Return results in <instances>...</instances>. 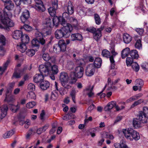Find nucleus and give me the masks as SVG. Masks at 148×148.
I'll return each mask as SVG.
<instances>
[{
    "label": "nucleus",
    "mask_w": 148,
    "mask_h": 148,
    "mask_svg": "<svg viewBox=\"0 0 148 148\" xmlns=\"http://www.w3.org/2000/svg\"><path fill=\"white\" fill-rule=\"evenodd\" d=\"M51 19L49 18H46L43 23V25L45 27L48 28H51L54 26H57L59 23L62 25V23H64L65 20L62 17L54 16L53 19V23L51 22Z\"/></svg>",
    "instance_id": "nucleus-2"
},
{
    "label": "nucleus",
    "mask_w": 148,
    "mask_h": 148,
    "mask_svg": "<svg viewBox=\"0 0 148 148\" xmlns=\"http://www.w3.org/2000/svg\"><path fill=\"white\" fill-rule=\"evenodd\" d=\"M61 83L62 86L65 88L69 89L71 87V86L70 85L69 83L68 82V81Z\"/></svg>",
    "instance_id": "nucleus-57"
},
{
    "label": "nucleus",
    "mask_w": 148,
    "mask_h": 148,
    "mask_svg": "<svg viewBox=\"0 0 148 148\" xmlns=\"http://www.w3.org/2000/svg\"><path fill=\"white\" fill-rule=\"evenodd\" d=\"M10 61L8 60L4 64L3 66H0V71L3 72L6 69L8 64H9Z\"/></svg>",
    "instance_id": "nucleus-51"
},
{
    "label": "nucleus",
    "mask_w": 148,
    "mask_h": 148,
    "mask_svg": "<svg viewBox=\"0 0 148 148\" xmlns=\"http://www.w3.org/2000/svg\"><path fill=\"white\" fill-rule=\"evenodd\" d=\"M5 5L4 9L0 12V21L4 26L0 23V29H4L9 31L10 30L9 27H13L14 23L8 17V14L6 12L5 10H12L14 7V5L10 0L5 3Z\"/></svg>",
    "instance_id": "nucleus-1"
},
{
    "label": "nucleus",
    "mask_w": 148,
    "mask_h": 148,
    "mask_svg": "<svg viewBox=\"0 0 148 148\" xmlns=\"http://www.w3.org/2000/svg\"><path fill=\"white\" fill-rule=\"evenodd\" d=\"M148 3V0H143L141 1L139 6L140 9L143 12L145 10V5H147Z\"/></svg>",
    "instance_id": "nucleus-30"
},
{
    "label": "nucleus",
    "mask_w": 148,
    "mask_h": 148,
    "mask_svg": "<svg viewBox=\"0 0 148 148\" xmlns=\"http://www.w3.org/2000/svg\"><path fill=\"white\" fill-rule=\"evenodd\" d=\"M95 68L93 64H90L87 66L86 70V75L88 76H91L94 74Z\"/></svg>",
    "instance_id": "nucleus-12"
},
{
    "label": "nucleus",
    "mask_w": 148,
    "mask_h": 148,
    "mask_svg": "<svg viewBox=\"0 0 148 148\" xmlns=\"http://www.w3.org/2000/svg\"><path fill=\"white\" fill-rule=\"evenodd\" d=\"M135 83L136 85L138 86L139 90L140 91H141V88L144 84L143 81L141 79H138L136 80Z\"/></svg>",
    "instance_id": "nucleus-28"
},
{
    "label": "nucleus",
    "mask_w": 148,
    "mask_h": 148,
    "mask_svg": "<svg viewBox=\"0 0 148 148\" xmlns=\"http://www.w3.org/2000/svg\"><path fill=\"white\" fill-rule=\"evenodd\" d=\"M17 6L16 7L14 11V15L15 16H18L20 13L21 10V7L19 6V5H17Z\"/></svg>",
    "instance_id": "nucleus-53"
},
{
    "label": "nucleus",
    "mask_w": 148,
    "mask_h": 148,
    "mask_svg": "<svg viewBox=\"0 0 148 148\" xmlns=\"http://www.w3.org/2000/svg\"><path fill=\"white\" fill-rule=\"evenodd\" d=\"M42 58L45 61H48L51 59V57L48 53H43L42 55Z\"/></svg>",
    "instance_id": "nucleus-41"
},
{
    "label": "nucleus",
    "mask_w": 148,
    "mask_h": 148,
    "mask_svg": "<svg viewBox=\"0 0 148 148\" xmlns=\"http://www.w3.org/2000/svg\"><path fill=\"white\" fill-rule=\"evenodd\" d=\"M140 138V136L139 133L137 131L135 130L134 133H133L132 138H133V140L134 139L136 141H137L139 140Z\"/></svg>",
    "instance_id": "nucleus-42"
},
{
    "label": "nucleus",
    "mask_w": 148,
    "mask_h": 148,
    "mask_svg": "<svg viewBox=\"0 0 148 148\" xmlns=\"http://www.w3.org/2000/svg\"><path fill=\"white\" fill-rule=\"evenodd\" d=\"M44 75L41 74H36L34 77L33 80L34 82L36 83H40L44 79Z\"/></svg>",
    "instance_id": "nucleus-18"
},
{
    "label": "nucleus",
    "mask_w": 148,
    "mask_h": 148,
    "mask_svg": "<svg viewBox=\"0 0 148 148\" xmlns=\"http://www.w3.org/2000/svg\"><path fill=\"white\" fill-rule=\"evenodd\" d=\"M93 88V86L91 88H87L86 89V90L87 91V93L88 96L90 97H91L93 95V93L92 92Z\"/></svg>",
    "instance_id": "nucleus-58"
},
{
    "label": "nucleus",
    "mask_w": 148,
    "mask_h": 148,
    "mask_svg": "<svg viewBox=\"0 0 148 148\" xmlns=\"http://www.w3.org/2000/svg\"><path fill=\"white\" fill-rule=\"evenodd\" d=\"M51 64L49 62L45 63L44 64H41L39 67V71L41 74L45 76L48 75L50 73Z\"/></svg>",
    "instance_id": "nucleus-4"
},
{
    "label": "nucleus",
    "mask_w": 148,
    "mask_h": 148,
    "mask_svg": "<svg viewBox=\"0 0 148 148\" xmlns=\"http://www.w3.org/2000/svg\"><path fill=\"white\" fill-rule=\"evenodd\" d=\"M50 86V84L46 80L43 81L40 83V86L41 89L43 90L47 89Z\"/></svg>",
    "instance_id": "nucleus-21"
},
{
    "label": "nucleus",
    "mask_w": 148,
    "mask_h": 148,
    "mask_svg": "<svg viewBox=\"0 0 148 148\" xmlns=\"http://www.w3.org/2000/svg\"><path fill=\"white\" fill-rule=\"evenodd\" d=\"M133 69L136 72H138L139 69V66L138 63L135 62H134L131 64Z\"/></svg>",
    "instance_id": "nucleus-45"
},
{
    "label": "nucleus",
    "mask_w": 148,
    "mask_h": 148,
    "mask_svg": "<svg viewBox=\"0 0 148 148\" xmlns=\"http://www.w3.org/2000/svg\"><path fill=\"white\" fill-rule=\"evenodd\" d=\"M60 47V49L62 51H64L66 48V44L63 40H60L58 44Z\"/></svg>",
    "instance_id": "nucleus-23"
},
{
    "label": "nucleus",
    "mask_w": 148,
    "mask_h": 148,
    "mask_svg": "<svg viewBox=\"0 0 148 148\" xmlns=\"http://www.w3.org/2000/svg\"><path fill=\"white\" fill-rule=\"evenodd\" d=\"M134 131L133 129L129 128L127 129H123L122 132L126 138L132 141L133 140V138H132V134Z\"/></svg>",
    "instance_id": "nucleus-9"
},
{
    "label": "nucleus",
    "mask_w": 148,
    "mask_h": 148,
    "mask_svg": "<svg viewBox=\"0 0 148 148\" xmlns=\"http://www.w3.org/2000/svg\"><path fill=\"white\" fill-rule=\"evenodd\" d=\"M53 51L55 53H58L61 51L60 49V47H59L58 44L55 45L53 46Z\"/></svg>",
    "instance_id": "nucleus-56"
},
{
    "label": "nucleus",
    "mask_w": 148,
    "mask_h": 148,
    "mask_svg": "<svg viewBox=\"0 0 148 148\" xmlns=\"http://www.w3.org/2000/svg\"><path fill=\"white\" fill-rule=\"evenodd\" d=\"M35 51L32 49H28L26 51V54L30 57L33 56L35 54Z\"/></svg>",
    "instance_id": "nucleus-49"
},
{
    "label": "nucleus",
    "mask_w": 148,
    "mask_h": 148,
    "mask_svg": "<svg viewBox=\"0 0 148 148\" xmlns=\"http://www.w3.org/2000/svg\"><path fill=\"white\" fill-rule=\"evenodd\" d=\"M12 91V89L10 88H8L7 89L5 93V100H7L8 98L11 95Z\"/></svg>",
    "instance_id": "nucleus-52"
},
{
    "label": "nucleus",
    "mask_w": 148,
    "mask_h": 148,
    "mask_svg": "<svg viewBox=\"0 0 148 148\" xmlns=\"http://www.w3.org/2000/svg\"><path fill=\"white\" fill-rule=\"evenodd\" d=\"M102 56L106 58H109L110 60L111 64V67L112 69H113L115 66V61L112 56H110V52L106 49H104L102 52Z\"/></svg>",
    "instance_id": "nucleus-8"
},
{
    "label": "nucleus",
    "mask_w": 148,
    "mask_h": 148,
    "mask_svg": "<svg viewBox=\"0 0 148 148\" xmlns=\"http://www.w3.org/2000/svg\"><path fill=\"white\" fill-rule=\"evenodd\" d=\"M35 38L40 42V44L44 45L45 43V40L43 38V35L41 32L36 30L35 32Z\"/></svg>",
    "instance_id": "nucleus-11"
},
{
    "label": "nucleus",
    "mask_w": 148,
    "mask_h": 148,
    "mask_svg": "<svg viewBox=\"0 0 148 148\" xmlns=\"http://www.w3.org/2000/svg\"><path fill=\"white\" fill-rule=\"evenodd\" d=\"M68 76L67 74L65 72H62L61 73L60 80L61 82L68 80Z\"/></svg>",
    "instance_id": "nucleus-26"
},
{
    "label": "nucleus",
    "mask_w": 148,
    "mask_h": 148,
    "mask_svg": "<svg viewBox=\"0 0 148 148\" xmlns=\"http://www.w3.org/2000/svg\"><path fill=\"white\" fill-rule=\"evenodd\" d=\"M143 123L141 121L139 120L137 116V118L134 119L133 121V126L135 128H138L142 126L141 123Z\"/></svg>",
    "instance_id": "nucleus-17"
},
{
    "label": "nucleus",
    "mask_w": 148,
    "mask_h": 148,
    "mask_svg": "<svg viewBox=\"0 0 148 148\" xmlns=\"http://www.w3.org/2000/svg\"><path fill=\"white\" fill-rule=\"evenodd\" d=\"M74 77H72L71 76V78L74 80V82H75L76 79V78H81L83 76L84 74V69L83 67L80 66H77L75 68L74 72Z\"/></svg>",
    "instance_id": "nucleus-6"
},
{
    "label": "nucleus",
    "mask_w": 148,
    "mask_h": 148,
    "mask_svg": "<svg viewBox=\"0 0 148 148\" xmlns=\"http://www.w3.org/2000/svg\"><path fill=\"white\" fill-rule=\"evenodd\" d=\"M27 97V99H35L36 95L35 93L32 92H30L28 93Z\"/></svg>",
    "instance_id": "nucleus-48"
},
{
    "label": "nucleus",
    "mask_w": 148,
    "mask_h": 148,
    "mask_svg": "<svg viewBox=\"0 0 148 148\" xmlns=\"http://www.w3.org/2000/svg\"><path fill=\"white\" fill-rule=\"evenodd\" d=\"M142 69L145 71H148V63L146 62L143 63L141 65Z\"/></svg>",
    "instance_id": "nucleus-64"
},
{
    "label": "nucleus",
    "mask_w": 148,
    "mask_h": 148,
    "mask_svg": "<svg viewBox=\"0 0 148 148\" xmlns=\"http://www.w3.org/2000/svg\"><path fill=\"white\" fill-rule=\"evenodd\" d=\"M1 113H0L1 119H3L7 115L8 107L6 105H2L0 107Z\"/></svg>",
    "instance_id": "nucleus-14"
},
{
    "label": "nucleus",
    "mask_w": 148,
    "mask_h": 148,
    "mask_svg": "<svg viewBox=\"0 0 148 148\" xmlns=\"http://www.w3.org/2000/svg\"><path fill=\"white\" fill-rule=\"evenodd\" d=\"M143 102V100L142 99H139L138 100L134 102L131 106V108H133L137 106Z\"/></svg>",
    "instance_id": "nucleus-54"
},
{
    "label": "nucleus",
    "mask_w": 148,
    "mask_h": 148,
    "mask_svg": "<svg viewBox=\"0 0 148 148\" xmlns=\"http://www.w3.org/2000/svg\"><path fill=\"white\" fill-rule=\"evenodd\" d=\"M138 117L139 120L143 123L147 122V119H148V107H144L143 108V111L139 112Z\"/></svg>",
    "instance_id": "nucleus-5"
},
{
    "label": "nucleus",
    "mask_w": 148,
    "mask_h": 148,
    "mask_svg": "<svg viewBox=\"0 0 148 148\" xmlns=\"http://www.w3.org/2000/svg\"><path fill=\"white\" fill-rule=\"evenodd\" d=\"M72 41H81L82 39V35L79 33L72 34L71 36Z\"/></svg>",
    "instance_id": "nucleus-20"
},
{
    "label": "nucleus",
    "mask_w": 148,
    "mask_h": 148,
    "mask_svg": "<svg viewBox=\"0 0 148 148\" xmlns=\"http://www.w3.org/2000/svg\"><path fill=\"white\" fill-rule=\"evenodd\" d=\"M94 19L96 24L97 25H99L101 23V19L99 15L95 14L94 15Z\"/></svg>",
    "instance_id": "nucleus-46"
},
{
    "label": "nucleus",
    "mask_w": 148,
    "mask_h": 148,
    "mask_svg": "<svg viewBox=\"0 0 148 148\" xmlns=\"http://www.w3.org/2000/svg\"><path fill=\"white\" fill-rule=\"evenodd\" d=\"M21 39L22 43L25 44L28 43L29 41V36L26 34H23Z\"/></svg>",
    "instance_id": "nucleus-29"
},
{
    "label": "nucleus",
    "mask_w": 148,
    "mask_h": 148,
    "mask_svg": "<svg viewBox=\"0 0 148 148\" xmlns=\"http://www.w3.org/2000/svg\"><path fill=\"white\" fill-rule=\"evenodd\" d=\"M76 92L74 90H72L71 92L70 95L71 96L72 100L74 103H75V95Z\"/></svg>",
    "instance_id": "nucleus-62"
},
{
    "label": "nucleus",
    "mask_w": 148,
    "mask_h": 148,
    "mask_svg": "<svg viewBox=\"0 0 148 148\" xmlns=\"http://www.w3.org/2000/svg\"><path fill=\"white\" fill-rule=\"evenodd\" d=\"M67 9L69 14H72L74 12L73 6L71 3H68Z\"/></svg>",
    "instance_id": "nucleus-39"
},
{
    "label": "nucleus",
    "mask_w": 148,
    "mask_h": 148,
    "mask_svg": "<svg viewBox=\"0 0 148 148\" xmlns=\"http://www.w3.org/2000/svg\"><path fill=\"white\" fill-rule=\"evenodd\" d=\"M40 42L35 38H34L32 41V47H36L38 48H39V44H40Z\"/></svg>",
    "instance_id": "nucleus-34"
},
{
    "label": "nucleus",
    "mask_w": 148,
    "mask_h": 148,
    "mask_svg": "<svg viewBox=\"0 0 148 148\" xmlns=\"http://www.w3.org/2000/svg\"><path fill=\"white\" fill-rule=\"evenodd\" d=\"M87 30L88 31L93 33V37L94 38L95 34L97 32V29H96V28L92 27L87 28Z\"/></svg>",
    "instance_id": "nucleus-61"
},
{
    "label": "nucleus",
    "mask_w": 148,
    "mask_h": 148,
    "mask_svg": "<svg viewBox=\"0 0 148 148\" xmlns=\"http://www.w3.org/2000/svg\"><path fill=\"white\" fill-rule=\"evenodd\" d=\"M23 34V32L21 30H16L12 33V37L15 39H19L21 38Z\"/></svg>",
    "instance_id": "nucleus-16"
},
{
    "label": "nucleus",
    "mask_w": 148,
    "mask_h": 148,
    "mask_svg": "<svg viewBox=\"0 0 148 148\" xmlns=\"http://www.w3.org/2000/svg\"><path fill=\"white\" fill-rule=\"evenodd\" d=\"M62 25L63 27L60 29L64 37L68 38L70 35V33L73 30V27L71 24L67 23L66 22L64 23H62Z\"/></svg>",
    "instance_id": "nucleus-3"
},
{
    "label": "nucleus",
    "mask_w": 148,
    "mask_h": 148,
    "mask_svg": "<svg viewBox=\"0 0 148 148\" xmlns=\"http://www.w3.org/2000/svg\"><path fill=\"white\" fill-rule=\"evenodd\" d=\"M49 73H52L53 74H56L58 72V66L56 65H54L53 66L51 65Z\"/></svg>",
    "instance_id": "nucleus-33"
},
{
    "label": "nucleus",
    "mask_w": 148,
    "mask_h": 148,
    "mask_svg": "<svg viewBox=\"0 0 148 148\" xmlns=\"http://www.w3.org/2000/svg\"><path fill=\"white\" fill-rule=\"evenodd\" d=\"M27 88L29 90L32 92L35 90V86L33 84L30 83L28 86Z\"/></svg>",
    "instance_id": "nucleus-63"
},
{
    "label": "nucleus",
    "mask_w": 148,
    "mask_h": 148,
    "mask_svg": "<svg viewBox=\"0 0 148 148\" xmlns=\"http://www.w3.org/2000/svg\"><path fill=\"white\" fill-rule=\"evenodd\" d=\"M130 50L129 48L126 47L121 51V56L123 59L125 58L130 54Z\"/></svg>",
    "instance_id": "nucleus-22"
},
{
    "label": "nucleus",
    "mask_w": 148,
    "mask_h": 148,
    "mask_svg": "<svg viewBox=\"0 0 148 148\" xmlns=\"http://www.w3.org/2000/svg\"><path fill=\"white\" fill-rule=\"evenodd\" d=\"M55 87L57 91H59L60 94L62 95H64L65 92L64 89L63 88H60L59 89H58V83L56 82H55Z\"/></svg>",
    "instance_id": "nucleus-37"
},
{
    "label": "nucleus",
    "mask_w": 148,
    "mask_h": 148,
    "mask_svg": "<svg viewBox=\"0 0 148 148\" xmlns=\"http://www.w3.org/2000/svg\"><path fill=\"white\" fill-rule=\"evenodd\" d=\"M5 37L2 35L0 36V48L2 50V47L5 44Z\"/></svg>",
    "instance_id": "nucleus-43"
},
{
    "label": "nucleus",
    "mask_w": 148,
    "mask_h": 148,
    "mask_svg": "<svg viewBox=\"0 0 148 148\" xmlns=\"http://www.w3.org/2000/svg\"><path fill=\"white\" fill-rule=\"evenodd\" d=\"M114 146L115 148H128L125 142L123 141H121L120 144L117 143H115Z\"/></svg>",
    "instance_id": "nucleus-25"
},
{
    "label": "nucleus",
    "mask_w": 148,
    "mask_h": 148,
    "mask_svg": "<svg viewBox=\"0 0 148 148\" xmlns=\"http://www.w3.org/2000/svg\"><path fill=\"white\" fill-rule=\"evenodd\" d=\"M10 109L13 112H16L19 109V107L18 105H14L13 104L10 105L9 106Z\"/></svg>",
    "instance_id": "nucleus-40"
},
{
    "label": "nucleus",
    "mask_w": 148,
    "mask_h": 148,
    "mask_svg": "<svg viewBox=\"0 0 148 148\" xmlns=\"http://www.w3.org/2000/svg\"><path fill=\"white\" fill-rule=\"evenodd\" d=\"M133 62V59L130 57H128L126 60V63L127 66H131Z\"/></svg>",
    "instance_id": "nucleus-60"
},
{
    "label": "nucleus",
    "mask_w": 148,
    "mask_h": 148,
    "mask_svg": "<svg viewBox=\"0 0 148 148\" xmlns=\"http://www.w3.org/2000/svg\"><path fill=\"white\" fill-rule=\"evenodd\" d=\"M75 60L76 63L77 65H84L86 64V59H75Z\"/></svg>",
    "instance_id": "nucleus-44"
},
{
    "label": "nucleus",
    "mask_w": 148,
    "mask_h": 148,
    "mask_svg": "<svg viewBox=\"0 0 148 148\" xmlns=\"http://www.w3.org/2000/svg\"><path fill=\"white\" fill-rule=\"evenodd\" d=\"M135 48L138 49H141L142 48V44L141 40L140 39L137 40L135 45Z\"/></svg>",
    "instance_id": "nucleus-47"
},
{
    "label": "nucleus",
    "mask_w": 148,
    "mask_h": 148,
    "mask_svg": "<svg viewBox=\"0 0 148 148\" xmlns=\"http://www.w3.org/2000/svg\"><path fill=\"white\" fill-rule=\"evenodd\" d=\"M36 105V103L34 101L30 102L26 104V107L28 108H33Z\"/></svg>",
    "instance_id": "nucleus-59"
},
{
    "label": "nucleus",
    "mask_w": 148,
    "mask_h": 148,
    "mask_svg": "<svg viewBox=\"0 0 148 148\" xmlns=\"http://www.w3.org/2000/svg\"><path fill=\"white\" fill-rule=\"evenodd\" d=\"M49 126L48 124H46L43 127L38 129L37 130V133L38 134H41L42 132H45L46 131V130L48 128Z\"/></svg>",
    "instance_id": "nucleus-31"
},
{
    "label": "nucleus",
    "mask_w": 148,
    "mask_h": 148,
    "mask_svg": "<svg viewBox=\"0 0 148 148\" xmlns=\"http://www.w3.org/2000/svg\"><path fill=\"white\" fill-rule=\"evenodd\" d=\"M70 21L72 23L73 25L75 27H76L77 26L78 22L77 20L73 17H70L69 18Z\"/></svg>",
    "instance_id": "nucleus-55"
},
{
    "label": "nucleus",
    "mask_w": 148,
    "mask_h": 148,
    "mask_svg": "<svg viewBox=\"0 0 148 148\" xmlns=\"http://www.w3.org/2000/svg\"><path fill=\"white\" fill-rule=\"evenodd\" d=\"M55 37L57 39H60L64 37L60 29H57L55 31Z\"/></svg>",
    "instance_id": "nucleus-35"
},
{
    "label": "nucleus",
    "mask_w": 148,
    "mask_h": 148,
    "mask_svg": "<svg viewBox=\"0 0 148 148\" xmlns=\"http://www.w3.org/2000/svg\"><path fill=\"white\" fill-rule=\"evenodd\" d=\"M123 39L125 43L128 44L131 41L132 37L128 34L125 33L123 35Z\"/></svg>",
    "instance_id": "nucleus-24"
},
{
    "label": "nucleus",
    "mask_w": 148,
    "mask_h": 148,
    "mask_svg": "<svg viewBox=\"0 0 148 148\" xmlns=\"http://www.w3.org/2000/svg\"><path fill=\"white\" fill-rule=\"evenodd\" d=\"M58 92L56 90L53 91L51 93V98L53 101H55L58 98Z\"/></svg>",
    "instance_id": "nucleus-36"
},
{
    "label": "nucleus",
    "mask_w": 148,
    "mask_h": 148,
    "mask_svg": "<svg viewBox=\"0 0 148 148\" xmlns=\"http://www.w3.org/2000/svg\"><path fill=\"white\" fill-rule=\"evenodd\" d=\"M58 8V0H52V7L48 9V12L52 16H54Z\"/></svg>",
    "instance_id": "nucleus-7"
},
{
    "label": "nucleus",
    "mask_w": 148,
    "mask_h": 148,
    "mask_svg": "<svg viewBox=\"0 0 148 148\" xmlns=\"http://www.w3.org/2000/svg\"><path fill=\"white\" fill-rule=\"evenodd\" d=\"M30 16L29 11L27 10H25L22 13L20 18L22 22L25 23L27 22Z\"/></svg>",
    "instance_id": "nucleus-13"
},
{
    "label": "nucleus",
    "mask_w": 148,
    "mask_h": 148,
    "mask_svg": "<svg viewBox=\"0 0 148 148\" xmlns=\"http://www.w3.org/2000/svg\"><path fill=\"white\" fill-rule=\"evenodd\" d=\"M17 48L18 50L22 53H24L27 49V47L25 44L19 42L17 45Z\"/></svg>",
    "instance_id": "nucleus-19"
},
{
    "label": "nucleus",
    "mask_w": 148,
    "mask_h": 148,
    "mask_svg": "<svg viewBox=\"0 0 148 148\" xmlns=\"http://www.w3.org/2000/svg\"><path fill=\"white\" fill-rule=\"evenodd\" d=\"M14 133V130H11L5 133L3 135V137L5 138H8L12 135Z\"/></svg>",
    "instance_id": "nucleus-38"
},
{
    "label": "nucleus",
    "mask_w": 148,
    "mask_h": 148,
    "mask_svg": "<svg viewBox=\"0 0 148 148\" xmlns=\"http://www.w3.org/2000/svg\"><path fill=\"white\" fill-rule=\"evenodd\" d=\"M36 4L34 7L38 11L41 12H44L45 9L42 2L41 0H34Z\"/></svg>",
    "instance_id": "nucleus-10"
},
{
    "label": "nucleus",
    "mask_w": 148,
    "mask_h": 148,
    "mask_svg": "<svg viewBox=\"0 0 148 148\" xmlns=\"http://www.w3.org/2000/svg\"><path fill=\"white\" fill-rule=\"evenodd\" d=\"M116 105V102L112 101L108 103L107 105L104 108L105 110L108 111L112 109Z\"/></svg>",
    "instance_id": "nucleus-27"
},
{
    "label": "nucleus",
    "mask_w": 148,
    "mask_h": 148,
    "mask_svg": "<svg viewBox=\"0 0 148 148\" xmlns=\"http://www.w3.org/2000/svg\"><path fill=\"white\" fill-rule=\"evenodd\" d=\"M22 73H21L19 70V69L16 68L15 72L13 74V76L16 78H19L21 77V74Z\"/></svg>",
    "instance_id": "nucleus-50"
},
{
    "label": "nucleus",
    "mask_w": 148,
    "mask_h": 148,
    "mask_svg": "<svg viewBox=\"0 0 148 148\" xmlns=\"http://www.w3.org/2000/svg\"><path fill=\"white\" fill-rule=\"evenodd\" d=\"M104 28V26L102 25L100 28L97 29V32L95 34L94 39L96 41L98 40L101 36V31Z\"/></svg>",
    "instance_id": "nucleus-15"
},
{
    "label": "nucleus",
    "mask_w": 148,
    "mask_h": 148,
    "mask_svg": "<svg viewBox=\"0 0 148 148\" xmlns=\"http://www.w3.org/2000/svg\"><path fill=\"white\" fill-rule=\"evenodd\" d=\"M130 55L131 57V58H132L133 59H137L138 57V52L136 50H133L130 51Z\"/></svg>",
    "instance_id": "nucleus-32"
}]
</instances>
